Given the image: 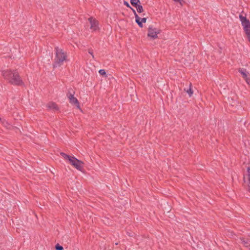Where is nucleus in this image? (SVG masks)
<instances>
[{"label":"nucleus","instance_id":"nucleus-3","mask_svg":"<svg viewBox=\"0 0 250 250\" xmlns=\"http://www.w3.org/2000/svg\"><path fill=\"white\" fill-rule=\"evenodd\" d=\"M239 19L247 38L250 41V21L245 16L241 14L239 15Z\"/></svg>","mask_w":250,"mask_h":250},{"label":"nucleus","instance_id":"nucleus-15","mask_svg":"<svg viewBox=\"0 0 250 250\" xmlns=\"http://www.w3.org/2000/svg\"><path fill=\"white\" fill-rule=\"evenodd\" d=\"M133 12H134V15H135V21H136V22H138V21H139V20H141V18L136 14V13L135 10H133Z\"/></svg>","mask_w":250,"mask_h":250},{"label":"nucleus","instance_id":"nucleus-1","mask_svg":"<svg viewBox=\"0 0 250 250\" xmlns=\"http://www.w3.org/2000/svg\"><path fill=\"white\" fill-rule=\"evenodd\" d=\"M1 75L9 83L14 85H21L23 84L17 70L6 69L1 71Z\"/></svg>","mask_w":250,"mask_h":250},{"label":"nucleus","instance_id":"nucleus-7","mask_svg":"<svg viewBox=\"0 0 250 250\" xmlns=\"http://www.w3.org/2000/svg\"><path fill=\"white\" fill-rule=\"evenodd\" d=\"M244 183L248 186V190L250 192V167L248 166L244 174Z\"/></svg>","mask_w":250,"mask_h":250},{"label":"nucleus","instance_id":"nucleus-20","mask_svg":"<svg viewBox=\"0 0 250 250\" xmlns=\"http://www.w3.org/2000/svg\"><path fill=\"white\" fill-rule=\"evenodd\" d=\"M247 83L249 84H250V75H248L246 78L245 79Z\"/></svg>","mask_w":250,"mask_h":250},{"label":"nucleus","instance_id":"nucleus-2","mask_svg":"<svg viewBox=\"0 0 250 250\" xmlns=\"http://www.w3.org/2000/svg\"><path fill=\"white\" fill-rule=\"evenodd\" d=\"M56 56L54 59L53 63V67H59L63 64V62L66 60V54L62 51V49L56 47Z\"/></svg>","mask_w":250,"mask_h":250},{"label":"nucleus","instance_id":"nucleus-16","mask_svg":"<svg viewBox=\"0 0 250 250\" xmlns=\"http://www.w3.org/2000/svg\"><path fill=\"white\" fill-rule=\"evenodd\" d=\"M1 124L3 126L5 127H7L9 125L8 122L4 120L1 121Z\"/></svg>","mask_w":250,"mask_h":250},{"label":"nucleus","instance_id":"nucleus-13","mask_svg":"<svg viewBox=\"0 0 250 250\" xmlns=\"http://www.w3.org/2000/svg\"><path fill=\"white\" fill-rule=\"evenodd\" d=\"M60 154L64 158V159L68 160L69 162L70 161V159L73 157V156L68 155L63 152H61Z\"/></svg>","mask_w":250,"mask_h":250},{"label":"nucleus","instance_id":"nucleus-18","mask_svg":"<svg viewBox=\"0 0 250 250\" xmlns=\"http://www.w3.org/2000/svg\"><path fill=\"white\" fill-rule=\"evenodd\" d=\"M55 249L57 250H62L63 248L62 246H60L59 244H57L55 246Z\"/></svg>","mask_w":250,"mask_h":250},{"label":"nucleus","instance_id":"nucleus-19","mask_svg":"<svg viewBox=\"0 0 250 250\" xmlns=\"http://www.w3.org/2000/svg\"><path fill=\"white\" fill-rule=\"evenodd\" d=\"M241 240L242 241L243 243L246 247H248L249 246V242H248V241H245L244 239H241Z\"/></svg>","mask_w":250,"mask_h":250},{"label":"nucleus","instance_id":"nucleus-17","mask_svg":"<svg viewBox=\"0 0 250 250\" xmlns=\"http://www.w3.org/2000/svg\"><path fill=\"white\" fill-rule=\"evenodd\" d=\"M99 73H100V75L102 76H106V72L105 70L104 69H100L99 71Z\"/></svg>","mask_w":250,"mask_h":250},{"label":"nucleus","instance_id":"nucleus-25","mask_svg":"<svg viewBox=\"0 0 250 250\" xmlns=\"http://www.w3.org/2000/svg\"><path fill=\"white\" fill-rule=\"evenodd\" d=\"M174 1H176V2H179L181 4H182V0H173Z\"/></svg>","mask_w":250,"mask_h":250},{"label":"nucleus","instance_id":"nucleus-10","mask_svg":"<svg viewBox=\"0 0 250 250\" xmlns=\"http://www.w3.org/2000/svg\"><path fill=\"white\" fill-rule=\"evenodd\" d=\"M239 72L242 75L243 78L245 79L249 75V73L244 68H240Z\"/></svg>","mask_w":250,"mask_h":250},{"label":"nucleus","instance_id":"nucleus-12","mask_svg":"<svg viewBox=\"0 0 250 250\" xmlns=\"http://www.w3.org/2000/svg\"><path fill=\"white\" fill-rule=\"evenodd\" d=\"M131 4L135 7H136L139 4H141L139 0H130Z\"/></svg>","mask_w":250,"mask_h":250},{"label":"nucleus","instance_id":"nucleus-5","mask_svg":"<svg viewBox=\"0 0 250 250\" xmlns=\"http://www.w3.org/2000/svg\"><path fill=\"white\" fill-rule=\"evenodd\" d=\"M160 33V30L154 28L152 26H149L148 28V37L152 39H155L158 38V34Z\"/></svg>","mask_w":250,"mask_h":250},{"label":"nucleus","instance_id":"nucleus-14","mask_svg":"<svg viewBox=\"0 0 250 250\" xmlns=\"http://www.w3.org/2000/svg\"><path fill=\"white\" fill-rule=\"evenodd\" d=\"M135 8H136L137 11L139 13H141L143 11V8L142 6L141 5V4H139Z\"/></svg>","mask_w":250,"mask_h":250},{"label":"nucleus","instance_id":"nucleus-9","mask_svg":"<svg viewBox=\"0 0 250 250\" xmlns=\"http://www.w3.org/2000/svg\"><path fill=\"white\" fill-rule=\"evenodd\" d=\"M47 107L49 109H52L54 111H57L59 110L58 105L54 103L50 102L47 105Z\"/></svg>","mask_w":250,"mask_h":250},{"label":"nucleus","instance_id":"nucleus-11","mask_svg":"<svg viewBox=\"0 0 250 250\" xmlns=\"http://www.w3.org/2000/svg\"><path fill=\"white\" fill-rule=\"evenodd\" d=\"M191 83H190L189 89H186V88H184V91H186V92L188 94L189 97H191L193 93V91L191 88Z\"/></svg>","mask_w":250,"mask_h":250},{"label":"nucleus","instance_id":"nucleus-26","mask_svg":"<svg viewBox=\"0 0 250 250\" xmlns=\"http://www.w3.org/2000/svg\"><path fill=\"white\" fill-rule=\"evenodd\" d=\"M1 121H2V120H1V119L0 118V122H1Z\"/></svg>","mask_w":250,"mask_h":250},{"label":"nucleus","instance_id":"nucleus-22","mask_svg":"<svg viewBox=\"0 0 250 250\" xmlns=\"http://www.w3.org/2000/svg\"><path fill=\"white\" fill-rule=\"evenodd\" d=\"M88 53H89L90 54H91V56H92V57L93 58H94V55H93V54L92 50L91 49H89L88 50Z\"/></svg>","mask_w":250,"mask_h":250},{"label":"nucleus","instance_id":"nucleus-21","mask_svg":"<svg viewBox=\"0 0 250 250\" xmlns=\"http://www.w3.org/2000/svg\"><path fill=\"white\" fill-rule=\"evenodd\" d=\"M136 22L137 23V24L140 27H143V24H142V22L141 20H139V21H138V22Z\"/></svg>","mask_w":250,"mask_h":250},{"label":"nucleus","instance_id":"nucleus-4","mask_svg":"<svg viewBox=\"0 0 250 250\" xmlns=\"http://www.w3.org/2000/svg\"><path fill=\"white\" fill-rule=\"evenodd\" d=\"M69 162L77 169L80 171H82L83 167V163L82 161L73 156V157L70 159V161Z\"/></svg>","mask_w":250,"mask_h":250},{"label":"nucleus","instance_id":"nucleus-8","mask_svg":"<svg viewBox=\"0 0 250 250\" xmlns=\"http://www.w3.org/2000/svg\"><path fill=\"white\" fill-rule=\"evenodd\" d=\"M67 96L69 100V102L71 104H74L77 106L78 108H80L79 103L76 98L74 96V94L68 92Z\"/></svg>","mask_w":250,"mask_h":250},{"label":"nucleus","instance_id":"nucleus-6","mask_svg":"<svg viewBox=\"0 0 250 250\" xmlns=\"http://www.w3.org/2000/svg\"><path fill=\"white\" fill-rule=\"evenodd\" d=\"M88 21L90 23V29L92 32H95L100 29L99 22L95 19H94L92 17H90L88 19Z\"/></svg>","mask_w":250,"mask_h":250},{"label":"nucleus","instance_id":"nucleus-23","mask_svg":"<svg viewBox=\"0 0 250 250\" xmlns=\"http://www.w3.org/2000/svg\"><path fill=\"white\" fill-rule=\"evenodd\" d=\"M141 20L142 22V23H145L146 21V18H141Z\"/></svg>","mask_w":250,"mask_h":250},{"label":"nucleus","instance_id":"nucleus-27","mask_svg":"<svg viewBox=\"0 0 250 250\" xmlns=\"http://www.w3.org/2000/svg\"><path fill=\"white\" fill-rule=\"evenodd\" d=\"M118 244V243H115V245H117Z\"/></svg>","mask_w":250,"mask_h":250},{"label":"nucleus","instance_id":"nucleus-24","mask_svg":"<svg viewBox=\"0 0 250 250\" xmlns=\"http://www.w3.org/2000/svg\"><path fill=\"white\" fill-rule=\"evenodd\" d=\"M124 4L126 5L127 7H130L128 3L126 1H124Z\"/></svg>","mask_w":250,"mask_h":250}]
</instances>
